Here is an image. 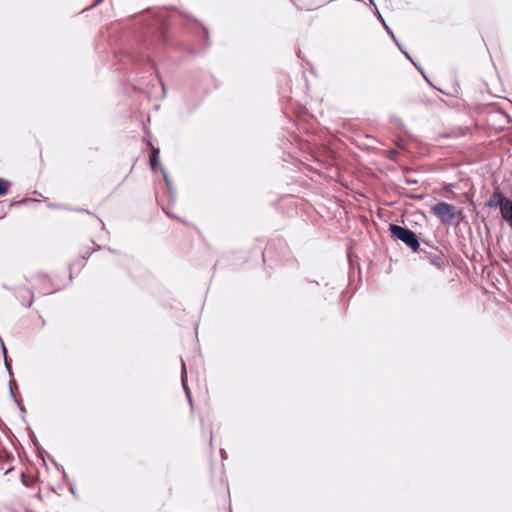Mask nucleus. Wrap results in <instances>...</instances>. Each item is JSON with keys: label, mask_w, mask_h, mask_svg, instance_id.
Instances as JSON below:
<instances>
[{"label": "nucleus", "mask_w": 512, "mask_h": 512, "mask_svg": "<svg viewBox=\"0 0 512 512\" xmlns=\"http://www.w3.org/2000/svg\"><path fill=\"white\" fill-rule=\"evenodd\" d=\"M390 231L394 237L403 241L413 251L419 250L420 243L413 231L395 224L390 225Z\"/></svg>", "instance_id": "f257e3e1"}, {"label": "nucleus", "mask_w": 512, "mask_h": 512, "mask_svg": "<svg viewBox=\"0 0 512 512\" xmlns=\"http://www.w3.org/2000/svg\"><path fill=\"white\" fill-rule=\"evenodd\" d=\"M10 188V183L5 179H0V196L6 195Z\"/></svg>", "instance_id": "6e6552de"}, {"label": "nucleus", "mask_w": 512, "mask_h": 512, "mask_svg": "<svg viewBox=\"0 0 512 512\" xmlns=\"http://www.w3.org/2000/svg\"><path fill=\"white\" fill-rule=\"evenodd\" d=\"M158 154H159V149L153 147L152 148V153H151V156H150V164H151V167L153 169L156 168Z\"/></svg>", "instance_id": "0eeeda50"}, {"label": "nucleus", "mask_w": 512, "mask_h": 512, "mask_svg": "<svg viewBox=\"0 0 512 512\" xmlns=\"http://www.w3.org/2000/svg\"><path fill=\"white\" fill-rule=\"evenodd\" d=\"M502 217L510 224L512 227V200H507L500 207Z\"/></svg>", "instance_id": "423d86ee"}, {"label": "nucleus", "mask_w": 512, "mask_h": 512, "mask_svg": "<svg viewBox=\"0 0 512 512\" xmlns=\"http://www.w3.org/2000/svg\"><path fill=\"white\" fill-rule=\"evenodd\" d=\"M390 154H391V156H390V157H391V158H393V155H395V154H396V151H395V150H391V151H390Z\"/></svg>", "instance_id": "1a4fd4ad"}, {"label": "nucleus", "mask_w": 512, "mask_h": 512, "mask_svg": "<svg viewBox=\"0 0 512 512\" xmlns=\"http://www.w3.org/2000/svg\"><path fill=\"white\" fill-rule=\"evenodd\" d=\"M14 461V456L6 451L0 452V469L4 471L5 474L10 472L13 467L11 462Z\"/></svg>", "instance_id": "20e7f679"}, {"label": "nucleus", "mask_w": 512, "mask_h": 512, "mask_svg": "<svg viewBox=\"0 0 512 512\" xmlns=\"http://www.w3.org/2000/svg\"><path fill=\"white\" fill-rule=\"evenodd\" d=\"M508 199L504 196L502 191L499 188H495L494 192L492 194L491 199L488 202L489 207H501L504 202H506Z\"/></svg>", "instance_id": "39448f33"}, {"label": "nucleus", "mask_w": 512, "mask_h": 512, "mask_svg": "<svg viewBox=\"0 0 512 512\" xmlns=\"http://www.w3.org/2000/svg\"><path fill=\"white\" fill-rule=\"evenodd\" d=\"M455 210V206L446 202H439L431 208V212L445 223H448L454 219Z\"/></svg>", "instance_id": "7ed1b4c3"}, {"label": "nucleus", "mask_w": 512, "mask_h": 512, "mask_svg": "<svg viewBox=\"0 0 512 512\" xmlns=\"http://www.w3.org/2000/svg\"><path fill=\"white\" fill-rule=\"evenodd\" d=\"M30 287L32 292L46 295L52 291V283L49 276L45 273H37L31 276Z\"/></svg>", "instance_id": "f03ea898"}]
</instances>
